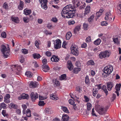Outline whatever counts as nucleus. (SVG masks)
<instances>
[{
  "label": "nucleus",
  "instance_id": "f257e3e1",
  "mask_svg": "<svg viewBox=\"0 0 121 121\" xmlns=\"http://www.w3.org/2000/svg\"><path fill=\"white\" fill-rule=\"evenodd\" d=\"M76 11L74 6L70 4L66 6L63 9L61 12L62 16L65 18H70L75 16Z\"/></svg>",
  "mask_w": 121,
  "mask_h": 121
},
{
  "label": "nucleus",
  "instance_id": "f03ea898",
  "mask_svg": "<svg viewBox=\"0 0 121 121\" xmlns=\"http://www.w3.org/2000/svg\"><path fill=\"white\" fill-rule=\"evenodd\" d=\"M111 54V53L110 52L106 50L101 52L99 55V58L103 59L109 57Z\"/></svg>",
  "mask_w": 121,
  "mask_h": 121
},
{
  "label": "nucleus",
  "instance_id": "7ed1b4c3",
  "mask_svg": "<svg viewBox=\"0 0 121 121\" xmlns=\"http://www.w3.org/2000/svg\"><path fill=\"white\" fill-rule=\"evenodd\" d=\"M1 51L4 54V57L5 58H7L9 55V49L7 48L4 45L1 46Z\"/></svg>",
  "mask_w": 121,
  "mask_h": 121
},
{
  "label": "nucleus",
  "instance_id": "20e7f679",
  "mask_svg": "<svg viewBox=\"0 0 121 121\" xmlns=\"http://www.w3.org/2000/svg\"><path fill=\"white\" fill-rule=\"evenodd\" d=\"M113 69V66L110 65L104 67L103 69L104 73L108 75L112 72Z\"/></svg>",
  "mask_w": 121,
  "mask_h": 121
},
{
  "label": "nucleus",
  "instance_id": "39448f33",
  "mask_svg": "<svg viewBox=\"0 0 121 121\" xmlns=\"http://www.w3.org/2000/svg\"><path fill=\"white\" fill-rule=\"evenodd\" d=\"M70 48L71 52L73 55L76 56L78 55L79 49L77 46L73 45L71 46Z\"/></svg>",
  "mask_w": 121,
  "mask_h": 121
},
{
  "label": "nucleus",
  "instance_id": "423d86ee",
  "mask_svg": "<svg viewBox=\"0 0 121 121\" xmlns=\"http://www.w3.org/2000/svg\"><path fill=\"white\" fill-rule=\"evenodd\" d=\"M61 41L58 39H57L54 43V48L55 49H57L61 47Z\"/></svg>",
  "mask_w": 121,
  "mask_h": 121
},
{
  "label": "nucleus",
  "instance_id": "0eeeda50",
  "mask_svg": "<svg viewBox=\"0 0 121 121\" xmlns=\"http://www.w3.org/2000/svg\"><path fill=\"white\" fill-rule=\"evenodd\" d=\"M97 111L100 114L103 115L106 113L107 110L105 108L104 109L103 107L101 106L97 110Z\"/></svg>",
  "mask_w": 121,
  "mask_h": 121
},
{
  "label": "nucleus",
  "instance_id": "6e6552de",
  "mask_svg": "<svg viewBox=\"0 0 121 121\" xmlns=\"http://www.w3.org/2000/svg\"><path fill=\"white\" fill-rule=\"evenodd\" d=\"M111 12L109 11L107 12L106 14V16L104 17V19L106 20L110 21L112 20V18L111 17Z\"/></svg>",
  "mask_w": 121,
  "mask_h": 121
},
{
  "label": "nucleus",
  "instance_id": "1a4fd4ad",
  "mask_svg": "<svg viewBox=\"0 0 121 121\" xmlns=\"http://www.w3.org/2000/svg\"><path fill=\"white\" fill-rule=\"evenodd\" d=\"M67 67L71 71L73 68L72 63L70 60L67 61L66 64Z\"/></svg>",
  "mask_w": 121,
  "mask_h": 121
},
{
  "label": "nucleus",
  "instance_id": "9d476101",
  "mask_svg": "<svg viewBox=\"0 0 121 121\" xmlns=\"http://www.w3.org/2000/svg\"><path fill=\"white\" fill-rule=\"evenodd\" d=\"M30 96L32 101L33 102H34L35 99L38 98V94L36 93H34V92L31 93Z\"/></svg>",
  "mask_w": 121,
  "mask_h": 121
},
{
  "label": "nucleus",
  "instance_id": "9b49d317",
  "mask_svg": "<svg viewBox=\"0 0 121 121\" xmlns=\"http://www.w3.org/2000/svg\"><path fill=\"white\" fill-rule=\"evenodd\" d=\"M107 88L108 91H111L114 86V84L112 82H109L107 83Z\"/></svg>",
  "mask_w": 121,
  "mask_h": 121
},
{
  "label": "nucleus",
  "instance_id": "f8f14e48",
  "mask_svg": "<svg viewBox=\"0 0 121 121\" xmlns=\"http://www.w3.org/2000/svg\"><path fill=\"white\" fill-rule=\"evenodd\" d=\"M91 9V7L90 6H87L86 7L84 13V15L85 16L86 15L88 14L90 12Z\"/></svg>",
  "mask_w": 121,
  "mask_h": 121
},
{
  "label": "nucleus",
  "instance_id": "ddd939ff",
  "mask_svg": "<svg viewBox=\"0 0 121 121\" xmlns=\"http://www.w3.org/2000/svg\"><path fill=\"white\" fill-rule=\"evenodd\" d=\"M60 58L57 56L55 55L53 56L51 58V60L52 61L57 62L59 60Z\"/></svg>",
  "mask_w": 121,
  "mask_h": 121
},
{
  "label": "nucleus",
  "instance_id": "4468645a",
  "mask_svg": "<svg viewBox=\"0 0 121 121\" xmlns=\"http://www.w3.org/2000/svg\"><path fill=\"white\" fill-rule=\"evenodd\" d=\"M11 66L12 67L14 68L15 69H16L18 72L20 71L22 69L21 66L18 65H12Z\"/></svg>",
  "mask_w": 121,
  "mask_h": 121
},
{
  "label": "nucleus",
  "instance_id": "2eb2a0df",
  "mask_svg": "<svg viewBox=\"0 0 121 121\" xmlns=\"http://www.w3.org/2000/svg\"><path fill=\"white\" fill-rule=\"evenodd\" d=\"M42 70L45 72H47L49 69V67L48 65H43L42 66Z\"/></svg>",
  "mask_w": 121,
  "mask_h": 121
},
{
  "label": "nucleus",
  "instance_id": "dca6fc26",
  "mask_svg": "<svg viewBox=\"0 0 121 121\" xmlns=\"http://www.w3.org/2000/svg\"><path fill=\"white\" fill-rule=\"evenodd\" d=\"M24 3L23 1H20L19 5L18 6V9L20 10H22L24 7Z\"/></svg>",
  "mask_w": 121,
  "mask_h": 121
},
{
  "label": "nucleus",
  "instance_id": "f3484780",
  "mask_svg": "<svg viewBox=\"0 0 121 121\" xmlns=\"http://www.w3.org/2000/svg\"><path fill=\"white\" fill-rule=\"evenodd\" d=\"M36 83L35 82H31L29 84L30 87V88H34L37 86Z\"/></svg>",
  "mask_w": 121,
  "mask_h": 121
},
{
  "label": "nucleus",
  "instance_id": "a211bd4d",
  "mask_svg": "<svg viewBox=\"0 0 121 121\" xmlns=\"http://www.w3.org/2000/svg\"><path fill=\"white\" fill-rule=\"evenodd\" d=\"M11 19L13 21L16 23H18L19 22V20L17 17H12Z\"/></svg>",
  "mask_w": 121,
  "mask_h": 121
},
{
  "label": "nucleus",
  "instance_id": "6ab92c4d",
  "mask_svg": "<svg viewBox=\"0 0 121 121\" xmlns=\"http://www.w3.org/2000/svg\"><path fill=\"white\" fill-rule=\"evenodd\" d=\"M62 118L63 121H68L69 119V117L67 115L63 114L62 116Z\"/></svg>",
  "mask_w": 121,
  "mask_h": 121
},
{
  "label": "nucleus",
  "instance_id": "aec40b11",
  "mask_svg": "<svg viewBox=\"0 0 121 121\" xmlns=\"http://www.w3.org/2000/svg\"><path fill=\"white\" fill-rule=\"evenodd\" d=\"M81 29V26L78 25L73 30V32L74 34L77 33L78 31H79Z\"/></svg>",
  "mask_w": 121,
  "mask_h": 121
},
{
  "label": "nucleus",
  "instance_id": "412c9836",
  "mask_svg": "<svg viewBox=\"0 0 121 121\" xmlns=\"http://www.w3.org/2000/svg\"><path fill=\"white\" fill-rule=\"evenodd\" d=\"M73 2L74 5L75 6H78L80 5V2L78 0H74L73 1Z\"/></svg>",
  "mask_w": 121,
  "mask_h": 121
},
{
  "label": "nucleus",
  "instance_id": "4be33fe9",
  "mask_svg": "<svg viewBox=\"0 0 121 121\" xmlns=\"http://www.w3.org/2000/svg\"><path fill=\"white\" fill-rule=\"evenodd\" d=\"M94 17V15L93 14L91 15L90 17L88 18V20L89 23H91L93 22Z\"/></svg>",
  "mask_w": 121,
  "mask_h": 121
},
{
  "label": "nucleus",
  "instance_id": "5701e85b",
  "mask_svg": "<svg viewBox=\"0 0 121 121\" xmlns=\"http://www.w3.org/2000/svg\"><path fill=\"white\" fill-rule=\"evenodd\" d=\"M32 56L34 59L37 58L38 59L41 57V56L39 54L37 53H34L32 55Z\"/></svg>",
  "mask_w": 121,
  "mask_h": 121
},
{
  "label": "nucleus",
  "instance_id": "b1692460",
  "mask_svg": "<svg viewBox=\"0 0 121 121\" xmlns=\"http://www.w3.org/2000/svg\"><path fill=\"white\" fill-rule=\"evenodd\" d=\"M31 11L30 9H27V8H26L24 10V14L26 15L31 13Z\"/></svg>",
  "mask_w": 121,
  "mask_h": 121
},
{
  "label": "nucleus",
  "instance_id": "393cba45",
  "mask_svg": "<svg viewBox=\"0 0 121 121\" xmlns=\"http://www.w3.org/2000/svg\"><path fill=\"white\" fill-rule=\"evenodd\" d=\"M53 82L54 85L56 86H59L60 85V84L59 82L56 79L53 80Z\"/></svg>",
  "mask_w": 121,
  "mask_h": 121
},
{
  "label": "nucleus",
  "instance_id": "a878e982",
  "mask_svg": "<svg viewBox=\"0 0 121 121\" xmlns=\"http://www.w3.org/2000/svg\"><path fill=\"white\" fill-rule=\"evenodd\" d=\"M81 70V69L80 68H75L73 69V72L74 73L77 74Z\"/></svg>",
  "mask_w": 121,
  "mask_h": 121
},
{
  "label": "nucleus",
  "instance_id": "bb28decb",
  "mask_svg": "<svg viewBox=\"0 0 121 121\" xmlns=\"http://www.w3.org/2000/svg\"><path fill=\"white\" fill-rule=\"evenodd\" d=\"M72 36V34L71 32H67L66 35V39L67 40H69Z\"/></svg>",
  "mask_w": 121,
  "mask_h": 121
},
{
  "label": "nucleus",
  "instance_id": "cd10ccee",
  "mask_svg": "<svg viewBox=\"0 0 121 121\" xmlns=\"http://www.w3.org/2000/svg\"><path fill=\"white\" fill-rule=\"evenodd\" d=\"M43 2V3H42V2L41 4V7L43 9H45V10H46L48 8L47 6V3Z\"/></svg>",
  "mask_w": 121,
  "mask_h": 121
},
{
  "label": "nucleus",
  "instance_id": "c85d7f7f",
  "mask_svg": "<svg viewBox=\"0 0 121 121\" xmlns=\"http://www.w3.org/2000/svg\"><path fill=\"white\" fill-rule=\"evenodd\" d=\"M85 83L88 85L90 83V81L88 75H86L85 77Z\"/></svg>",
  "mask_w": 121,
  "mask_h": 121
},
{
  "label": "nucleus",
  "instance_id": "c756f323",
  "mask_svg": "<svg viewBox=\"0 0 121 121\" xmlns=\"http://www.w3.org/2000/svg\"><path fill=\"white\" fill-rule=\"evenodd\" d=\"M21 95L23 99H28L29 97V96L28 95L25 93H22Z\"/></svg>",
  "mask_w": 121,
  "mask_h": 121
},
{
  "label": "nucleus",
  "instance_id": "7c9ffc66",
  "mask_svg": "<svg viewBox=\"0 0 121 121\" xmlns=\"http://www.w3.org/2000/svg\"><path fill=\"white\" fill-rule=\"evenodd\" d=\"M102 89L104 91V92L106 94V95H107L108 94V93L106 86L105 85H103L102 87Z\"/></svg>",
  "mask_w": 121,
  "mask_h": 121
},
{
  "label": "nucleus",
  "instance_id": "2f4dec72",
  "mask_svg": "<svg viewBox=\"0 0 121 121\" xmlns=\"http://www.w3.org/2000/svg\"><path fill=\"white\" fill-rule=\"evenodd\" d=\"M45 112L46 114H50L51 113V109L48 108H46L45 109Z\"/></svg>",
  "mask_w": 121,
  "mask_h": 121
},
{
  "label": "nucleus",
  "instance_id": "473e14b6",
  "mask_svg": "<svg viewBox=\"0 0 121 121\" xmlns=\"http://www.w3.org/2000/svg\"><path fill=\"white\" fill-rule=\"evenodd\" d=\"M121 87V85L120 84H117L115 87V89L116 90V91H118L120 90V88Z\"/></svg>",
  "mask_w": 121,
  "mask_h": 121
},
{
  "label": "nucleus",
  "instance_id": "72a5a7b5",
  "mask_svg": "<svg viewBox=\"0 0 121 121\" xmlns=\"http://www.w3.org/2000/svg\"><path fill=\"white\" fill-rule=\"evenodd\" d=\"M3 7L6 10H8L9 9L8 4L6 2H5L4 3L3 5Z\"/></svg>",
  "mask_w": 121,
  "mask_h": 121
},
{
  "label": "nucleus",
  "instance_id": "f704fd0d",
  "mask_svg": "<svg viewBox=\"0 0 121 121\" xmlns=\"http://www.w3.org/2000/svg\"><path fill=\"white\" fill-rule=\"evenodd\" d=\"M95 64L94 61L92 60H91L89 61L87 63V65H94Z\"/></svg>",
  "mask_w": 121,
  "mask_h": 121
},
{
  "label": "nucleus",
  "instance_id": "c9c22d12",
  "mask_svg": "<svg viewBox=\"0 0 121 121\" xmlns=\"http://www.w3.org/2000/svg\"><path fill=\"white\" fill-rule=\"evenodd\" d=\"M98 93V90L96 88H94L93 90V95L94 96H96V94Z\"/></svg>",
  "mask_w": 121,
  "mask_h": 121
},
{
  "label": "nucleus",
  "instance_id": "e433bc0d",
  "mask_svg": "<svg viewBox=\"0 0 121 121\" xmlns=\"http://www.w3.org/2000/svg\"><path fill=\"white\" fill-rule=\"evenodd\" d=\"M101 42V39L98 38L94 42V43L96 45H98L100 44Z\"/></svg>",
  "mask_w": 121,
  "mask_h": 121
},
{
  "label": "nucleus",
  "instance_id": "4c0bfd02",
  "mask_svg": "<svg viewBox=\"0 0 121 121\" xmlns=\"http://www.w3.org/2000/svg\"><path fill=\"white\" fill-rule=\"evenodd\" d=\"M31 111L30 109H27L26 111V116L28 117H30L31 116Z\"/></svg>",
  "mask_w": 121,
  "mask_h": 121
},
{
  "label": "nucleus",
  "instance_id": "58836bf2",
  "mask_svg": "<svg viewBox=\"0 0 121 121\" xmlns=\"http://www.w3.org/2000/svg\"><path fill=\"white\" fill-rule=\"evenodd\" d=\"M61 108L63 109V111L65 112H66L67 113H69V111L67 108L66 107L64 106H62Z\"/></svg>",
  "mask_w": 121,
  "mask_h": 121
},
{
  "label": "nucleus",
  "instance_id": "ea45409f",
  "mask_svg": "<svg viewBox=\"0 0 121 121\" xmlns=\"http://www.w3.org/2000/svg\"><path fill=\"white\" fill-rule=\"evenodd\" d=\"M27 77L31 78L32 77V75L31 74V73L30 71H28L26 72L25 73Z\"/></svg>",
  "mask_w": 121,
  "mask_h": 121
},
{
  "label": "nucleus",
  "instance_id": "a19ab883",
  "mask_svg": "<svg viewBox=\"0 0 121 121\" xmlns=\"http://www.w3.org/2000/svg\"><path fill=\"white\" fill-rule=\"evenodd\" d=\"M10 106L14 109H17V106L16 104H14L12 103H11Z\"/></svg>",
  "mask_w": 121,
  "mask_h": 121
},
{
  "label": "nucleus",
  "instance_id": "79ce46f5",
  "mask_svg": "<svg viewBox=\"0 0 121 121\" xmlns=\"http://www.w3.org/2000/svg\"><path fill=\"white\" fill-rule=\"evenodd\" d=\"M23 19L25 23H27L29 21V18L27 17H24Z\"/></svg>",
  "mask_w": 121,
  "mask_h": 121
},
{
  "label": "nucleus",
  "instance_id": "37998d69",
  "mask_svg": "<svg viewBox=\"0 0 121 121\" xmlns=\"http://www.w3.org/2000/svg\"><path fill=\"white\" fill-rule=\"evenodd\" d=\"M83 28L84 30H87L88 29V24L86 23H84L83 24Z\"/></svg>",
  "mask_w": 121,
  "mask_h": 121
},
{
  "label": "nucleus",
  "instance_id": "c03bdc74",
  "mask_svg": "<svg viewBox=\"0 0 121 121\" xmlns=\"http://www.w3.org/2000/svg\"><path fill=\"white\" fill-rule=\"evenodd\" d=\"M50 96L51 97H52V99L53 100H56L58 99V97L54 95L53 94L51 95Z\"/></svg>",
  "mask_w": 121,
  "mask_h": 121
},
{
  "label": "nucleus",
  "instance_id": "a18cd8bd",
  "mask_svg": "<svg viewBox=\"0 0 121 121\" xmlns=\"http://www.w3.org/2000/svg\"><path fill=\"white\" fill-rule=\"evenodd\" d=\"M87 110L88 111L90 110L91 107V104L89 103H88L87 104Z\"/></svg>",
  "mask_w": 121,
  "mask_h": 121
},
{
  "label": "nucleus",
  "instance_id": "49530a36",
  "mask_svg": "<svg viewBox=\"0 0 121 121\" xmlns=\"http://www.w3.org/2000/svg\"><path fill=\"white\" fill-rule=\"evenodd\" d=\"M66 75L65 74H64L61 75L60 77V80H66Z\"/></svg>",
  "mask_w": 121,
  "mask_h": 121
},
{
  "label": "nucleus",
  "instance_id": "de8ad7c7",
  "mask_svg": "<svg viewBox=\"0 0 121 121\" xmlns=\"http://www.w3.org/2000/svg\"><path fill=\"white\" fill-rule=\"evenodd\" d=\"M0 106L3 108L5 109L6 108L7 105L4 103H2L0 104Z\"/></svg>",
  "mask_w": 121,
  "mask_h": 121
},
{
  "label": "nucleus",
  "instance_id": "09e8293b",
  "mask_svg": "<svg viewBox=\"0 0 121 121\" xmlns=\"http://www.w3.org/2000/svg\"><path fill=\"white\" fill-rule=\"evenodd\" d=\"M2 113L4 117L7 116L8 115L6 113V110H3L2 111Z\"/></svg>",
  "mask_w": 121,
  "mask_h": 121
},
{
  "label": "nucleus",
  "instance_id": "8fccbe9b",
  "mask_svg": "<svg viewBox=\"0 0 121 121\" xmlns=\"http://www.w3.org/2000/svg\"><path fill=\"white\" fill-rule=\"evenodd\" d=\"M101 25L103 26H107L108 24V23L107 22L104 21L102 22L101 23Z\"/></svg>",
  "mask_w": 121,
  "mask_h": 121
},
{
  "label": "nucleus",
  "instance_id": "3c124183",
  "mask_svg": "<svg viewBox=\"0 0 121 121\" xmlns=\"http://www.w3.org/2000/svg\"><path fill=\"white\" fill-rule=\"evenodd\" d=\"M91 41V37L90 36H88L87 38H86V41L87 43H88L90 42Z\"/></svg>",
  "mask_w": 121,
  "mask_h": 121
},
{
  "label": "nucleus",
  "instance_id": "603ef678",
  "mask_svg": "<svg viewBox=\"0 0 121 121\" xmlns=\"http://www.w3.org/2000/svg\"><path fill=\"white\" fill-rule=\"evenodd\" d=\"M76 91L78 93H80L82 91V88L79 86H77L76 88Z\"/></svg>",
  "mask_w": 121,
  "mask_h": 121
},
{
  "label": "nucleus",
  "instance_id": "864d4df0",
  "mask_svg": "<svg viewBox=\"0 0 121 121\" xmlns=\"http://www.w3.org/2000/svg\"><path fill=\"white\" fill-rule=\"evenodd\" d=\"M45 34L46 35H51L52 34V32L51 31H49L48 30H44Z\"/></svg>",
  "mask_w": 121,
  "mask_h": 121
},
{
  "label": "nucleus",
  "instance_id": "5fc2aeb1",
  "mask_svg": "<svg viewBox=\"0 0 121 121\" xmlns=\"http://www.w3.org/2000/svg\"><path fill=\"white\" fill-rule=\"evenodd\" d=\"M1 36L3 38H5L6 37V33L5 32H3L1 33Z\"/></svg>",
  "mask_w": 121,
  "mask_h": 121
},
{
  "label": "nucleus",
  "instance_id": "6e6d98bb",
  "mask_svg": "<svg viewBox=\"0 0 121 121\" xmlns=\"http://www.w3.org/2000/svg\"><path fill=\"white\" fill-rule=\"evenodd\" d=\"M69 103L71 105H73L75 102L74 100L72 99H70L69 100Z\"/></svg>",
  "mask_w": 121,
  "mask_h": 121
},
{
  "label": "nucleus",
  "instance_id": "4d7b16f0",
  "mask_svg": "<svg viewBox=\"0 0 121 121\" xmlns=\"http://www.w3.org/2000/svg\"><path fill=\"white\" fill-rule=\"evenodd\" d=\"M22 52L24 54H26L28 53V51L25 49H23L22 50Z\"/></svg>",
  "mask_w": 121,
  "mask_h": 121
},
{
  "label": "nucleus",
  "instance_id": "13d9d810",
  "mask_svg": "<svg viewBox=\"0 0 121 121\" xmlns=\"http://www.w3.org/2000/svg\"><path fill=\"white\" fill-rule=\"evenodd\" d=\"M45 104L44 103L43 101H40L39 102V105L40 106H43Z\"/></svg>",
  "mask_w": 121,
  "mask_h": 121
},
{
  "label": "nucleus",
  "instance_id": "bf43d9fd",
  "mask_svg": "<svg viewBox=\"0 0 121 121\" xmlns=\"http://www.w3.org/2000/svg\"><path fill=\"white\" fill-rule=\"evenodd\" d=\"M45 54L48 56H50L52 55L51 53L49 51H47L46 52Z\"/></svg>",
  "mask_w": 121,
  "mask_h": 121
},
{
  "label": "nucleus",
  "instance_id": "052dcab7",
  "mask_svg": "<svg viewBox=\"0 0 121 121\" xmlns=\"http://www.w3.org/2000/svg\"><path fill=\"white\" fill-rule=\"evenodd\" d=\"M68 23L69 25H72L74 24L75 22L74 20H70L68 22Z\"/></svg>",
  "mask_w": 121,
  "mask_h": 121
},
{
  "label": "nucleus",
  "instance_id": "680f3d73",
  "mask_svg": "<svg viewBox=\"0 0 121 121\" xmlns=\"http://www.w3.org/2000/svg\"><path fill=\"white\" fill-rule=\"evenodd\" d=\"M84 97L86 102H87L89 101L90 100L89 99L87 96L84 95Z\"/></svg>",
  "mask_w": 121,
  "mask_h": 121
},
{
  "label": "nucleus",
  "instance_id": "e2e57ef3",
  "mask_svg": "<svg viewBox=\"0 0 121 121\" xmlns=\"http://www.w3.org/2000/svg\"><path fill=\"white\" fill-rule=\"evenodd\" d=\"M113 41L115 43H117L118 42V38H113Z\"/></svg>",
  "mask_w": 121,
  "mask_h": 121
},
{
  "label": "nucleus",
  "instance_id": "0e129e2a",
  "mask_svg": "<svg viewBox=\"0 0 121 121\" xmlns=\"http://www.w3.org/2000/svg\"><path fill=\"white\" fill-rule=\"evenodd\" d=\"M52 21L56 23L58 21V20L56 17H53L52 19Z\"/></svg>",
  "mask_w": 121,
  "mask_h": 121
},
{
  "label": "nucleus",
  "instance_id": "69168bd1",
  "mask_svg": "<svg viewBox=\"0 0 121 121\" xmlns=\"http://www.w3.org/2000/svg\"><path fill=\"white\" fill-rule=\"evenodd\" d=\"M86 4L85 3H84L82 5L80 6L79 7L80 9H84L85 7Z\"/></svg>",
  "mask_w": 121,
  "mask_h": 121
},
{
  "label": "nucleus",
  "instance_id": "338daca9",
  "mask_svg": "<svg viewBox=\"0 0 121 121\" xmlns=\"http://www.w3.org/2000/svg\"><path fill=\"white\" fill-rule=\"evenodd\" d=\"M87 44L85 43H84L82 44L81 46V47L82 48H85Z\"/></svg>",
  "mask_w": 121,
  "mask_h": 121
},
{
  "label": "nucleus",
  "instance_id": "774afa93",
  "mask_svg": "<svg viewBox=\"0 0 121 121\" xmlns=\"http://www.w3.org/2000/svg\"><path fill=\"white\" fill-rule=\"evenodd\" d=\"M47 60L46 59H43L42 61V62L43 64V65H45L47 63Z\"/></svg>",
  "mask_w": 121,
  "mask_h": 121
}]
</instances>
